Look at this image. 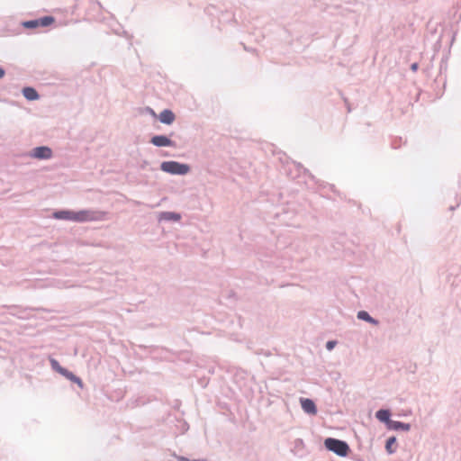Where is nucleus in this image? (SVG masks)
<instances>
[{"label": "nucleus", "mask_w": 461, "mask_h": 461, "mask_svg": "<svg viewBox=\"0 0 461 461\" xmlns=\"http://www.w3.org/2000/svg\"><path fill=\"white\" fill-rule=\"evenodd\" d=\"M150 142L157 147H167V146L173 145V141L170 139H168L167 137L163 136V135L154 136L151 139Z\"/></svg>", "instance_id": "0eeeda50"}, {"label": "nucleus", "mask_w": 461, "mask_h": 461, "mask_svg": "<svg viewBox=\"0 0 461 461\" xmlns=\"http://www.w3.org/2000/svg\"><path fill=\"white\" fill-rule=\"evenodd\" d=\"M161 169L165 172L176 175H185L189 172V167L176 161H166L161 164Z\"/></svg>", "instance_id": "7ed1b4c3"}, {"label": "nucleus", "mask_w": 461, "mask_h": 461, "mask_svg": "<svg viewBox=\"0 0 461 461\" xmlns=\"http://www.w3.org/2000/svg\"><path fill=\"white\" fill-rule=\"evenodd\" d=\"M411 428V426L407 423H403V422H401V421H395V420H392L390 423H389V427L388 429H394V430H397V429H402V430H409Z\"/></svg>", "instance_id": "f8f14e48"}, {"label": "nucleus", "mask_w": 461, "mask_h": 461, "mask_svg": "<svg viewBox=\"0 0 461 461\" xmlns=\"http://www.w3.org/2000/svg\"><path fill=\"white\" fill-rule=\"evenodd\" d=\"M302 409L311 415H315L317 413V408L314 402L308 398H301L300 399Z\"/></svg>", "instance_id": "423d86ee"}, {"label": "nucleus", "mask_w": 461, "mask_h": 461, "mask_svg": "<svg viewBox=\"0 0 461 461\" xmlns=\"http://www.w3.org/2000/svg\"><path fill=\"white\" fill-rule=\"evenodd\" d=\"M50 364H51L52 368L60 374V368H63V367L59 366V362L55 359H52V360H50Z\"/></svg>", "instance_id": "f3484780"}, {"label": "nucleus", "mask_w": 461, "mask_h": 461, "mask_svg": "<svg viewBox=\"0 0 461 461\" xmlns=\"http://www.w3.org/2000/svg\"><path fill=\"white\" fill-rule=\"evenodd\" d=\"M60 374L62 375H64L66 378H68V380L77 384L80 387H83L82 380L79 377L76 376L73 373L68 371L65 368H60Z\"/></svg>", "instance_id": "9d476101"}, {"label": "nucleus", "mask_w": 461, "mask_h": 461, "mask_svg": "<svg viewBox=\"0 0 461 461\" xmlns=\"http://www.w3.org/2000/svg\"><path fill=\"white\" fill-rule=\"evenodd\" d=\"M75 212L70 210H61L55 212L53 217L57 220H66L74 221Z\"/></svg>", "instance_id": "6e6552de"}, {"label": "nucleus", "mask_w": 461, "mask_h": 461, "mask_svg": "<svg viewBox=\"0 0 461 461\" xmlns=\"http://www.w3.org/2000/svg\"><path fill=\"white\" fill-rule=\"evenodd\" d=\"M416 68H417V65L416 64L412 65V69H416Z\"/></svg>", "instance_id": "aec40b11"}, {"label": "nucleus", "mask_w": 461, "mask_h": 461, "mask_svg": "<svg viewBox=\"0 0 461 461\" xmlns=\"http://www.w3.org/2000/svg\"><path fill=\"white\" fill-rule=\"evenodd\" d=\"M375 417H376L380 421L386 423L387 428L389 427V423L392 421V420H390V412H389V411H387V410H379V411L375 413Z\"/></svg>", "instance_id": "9b49d317"}, {"label": "nucleus", "mask_w": 461, "mask_h": 461, "mask_svg": "<svg viewBox=\"0 0 461 461\" xmlns=\"http://www.w3.org/2000/svg\"><path fill=\"white\" fill-rule=\"evenodd\" d=\"M54 22L55 18L53 16H44L39 19L23 22L22 24L26 29H36L39 27L50 26Z\"/></svg>", "instance_id": "20e7f679"}, {"label": "nucleus", "mask_w": 461, "mask_h": 461, "mask_svg": "<svg viewBox=\"0 0 461 461\" xmlns=\"http://www.w3.org/2000/svg\"><path fill=\"white\" fill-rule=\"evenodd\" d=\"M5 76V71L2 68H0V78H2Z\"/></svg>", "instance_id": "6ab92c4d"}, {"label": "nucleus", "mask_w": 461, "mask_h": 461, "mask_svg": "<svg viewBox=\"0 0 461 461\" xmlns=\"http://www.w3.org/2000/svg\"><path fill=\"white\" fill-rule=\"evenodd\" d=\"M357 317L358 319H361V320H364V321H366L370 323H374V324H376V321H375L369 314L368 312H365V311H361L357 313Z\"/></svg>", "instance_id": "2eb2a0df"}, {"label": "nucleus", "mask_w": 461, "mask_h": 461, "mask_svg": "<svg viewBox=\"0 0 461 461\" xmlns=\"http://www.w3.org/2000/svg\"><path fill=\"white\" fill-rule=\"evenodd\" d=\"M396 443V438L394 437H391L387 439L385 448L389 454H392L395 451L394 445Z\"/></svg>", "instance_id": "4468645a"}, {"label": "nucleus", "mask_w": 461, "mask_h": 461, "mask_svg": "<svg viewBox=\"0 0 461 461\" xmlns=\"http://www.w3.org/2000/svg\"><path fill=\"white\" fill-rule=\"evenodd\" d=\"M105 212L100 211L92 210H81L75 212L74 221L76 222H86V221H96L104 219Z\"/></svg>", "instance_id": "f03ea898"}, {"label": "nucleus", "mask_w": 461, "mask_h": 461, "mask_svg": "<svg viewBox=\"0 0 461 461\" xmlns=\"http://www.w3.org/2000/svg\"><path fill=\"white\" fill-rule=\"evenodd\" d=\"M324 446L328 450L334 452L339 456H347L350 450L348 445L345 441L333 438H326L324 440Z\"/></svg>", "instance_id": "f257e3e1"}, {"label": "nucleus", "mask_w": 461, "mask_h": 461, "mask_svg": "<svg viewBox=\"0 0 461 461\" xmlns=\"http://www.w3.org/2000/svg\"><path fill=\"white\" fill-rule=\"evenodd\" d=\"M32 156L39 159H47L51 158L52 151L49 147H38L32 150Z\"/></svg>", "instance_id": "39448f33"}, {"label": "nucleus", "mask_w": 461, "mask_h": 461, "mask_svg": "<svg viewBox=\"0 0 461 461\" xmlns=\"http://www.w3.org/2000/svg\"><path fill=\"white\" fill-rule=\"evenodd\" d=\"M161 219L179 221L180 220V215L177 214V213H175V212H163L161 214Z\"/></svg>", "instance_id": "dca6fc26"}, {"label": "nucleus", "mask_w": 461, "mask_h": 461, "mask_svg": "<svg viewBox=\"0 0 461 461\" xmlns=\"http://www.w3.org/2000/svg\"><path fill=\"white\" fill-rule=\"evenodd\" d=\"M159 120L166 124H171L175 121V114L170 110H164L159 114Z\"/></svg>", "instance_id": "1a4fd4ad"}, {"label": "nucleus", "mask_w": 461, "mask_h": 461, "mask_svg": "<svg viewBox=\"0 0 461 461\" xmlns=\"http://www.w3.org/2000/svg\"><path fill=\"white\" fill-rule=\"evenodd\" d=\"M335 345H336V341L330 340V341L327 342L326 348L328 350H331V349H333Z\"/></svg>", "instance_id": "a211bd4d"}, {"label": "nucleus", "mask_w": 461, "mask_h": 461, "mask_svg": "<svg viewBox=\"0 0 461 461\" xmlns=\"http://www.w3.org/2000/svg\"><path fill=\"white\" fill-rule=\"evenodd\" d=\"M24 97L28 100H36L39 98V95L36 90L32 87H25L23 90Z\"/></svg>", "instance_id": "ddd939ff"}]
</instances>
